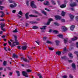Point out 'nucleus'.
<instances>
[{"label": "nucleus", "instance_id": "nucleus-1", "mask_svg": "<svg viewBox=\"0 0 78 78\" xmlns=\"http://www.w3.org/2000/svg\"><path fill=\"white\" fill-rule=\"evenodd\" d=\"M13 36L15 38V41L14 42H13L12 43V45L11 46V48H13L14 46H16V45H19V43L17 42V36L14 35Z\"/></svg>", "mask_w": 78, "mask_h": 78}, {"label": "nucleus", "instance_id": "nucleus-2", "mask_svg": "<svg viewBox=\"0 0 78 78\" xmlns=\"http://www.w3.org/2000/svg\"><path fill=\"white\" fill-rule=\"evenodd\" d=\"M34 1H32L30 2V6L32 7V8H35V9H36L37 8V6L34 4Z\"/></svg>", "mask_w": 78, "mask_h": 78}, {"label": "nucleus", "instance_id": "nucleus-3", "mask_svg": "<svg viewBox=\"0 0 78 78\" xmlns=\"http://www.w3.org/2000/svg\"><path fill=\"white\" fill-rule=\"evenodd\" d=\"M77 5V4L75 2H73V3L71 2V3L70 4V6L71 7H74V6H76Z\"/></svg>", "mask_w": 78, "mask_h": 78}, {"label": "nucleus", "instance_id": "nucleus-4", "mask_svg": "<svg viewBox=\"0 0 78 78\" xmlns=\"http://www.w3.org/2000/svg\"><path fill=\"white\" fill-rule=\"evenodd\" d=\"M21 60H23L24 62H27L28 63H29L30 62V61L28 60V59L25 58H23V57H22L21 58Z\"/></svg>", "mask_w": 78, "mask_h": 78}, {"label": "nucleus", "instance_id": "nucleus-5", "mask_svg": "<svg viewBox=\"0 0 78 78\" xmlns=\"http://www.w3.org/2000/svg\"><path fill=\"white\" fill-rule=\"evenodd\" d=\"M22 73L23 75L25 76V77H28V73H27V72L23 71H22Z\"/></svg>", "mask_w": 78, "mask_h": 78}, {"label": "nucleus", "instance_id": "nucleus-6", "mask_svg": "<svg viewBox=\"0 0 78 78\" xmlns=\"http://www.w3.org/2000/svg\"><path fill=\"white\" fill-rule=\"evenodd\" d=\"M55 20H58V19L60 20L61 19V16H58V15H56L55 16Z\"/></svg>", "mask_w": 78, "mask_h": 78}, {"label": "nucleus", "instance_id": "nucleus-7", "mask_svg": "<svg viewBox=\"0 0 78 78\" xmlns=\"http://www.w3.org/2000/svg\"><path fill=\"white\" fill-rule=\"evenodd\" d=\"M14 5H13L12 4H11L10 5V7L11 8H15V7H16L17 5V4L15 3H14Z\"/></svg>", "mask_w": 78, "mask_h": 78}, {"label": "nucleus", "instance_id": "nucleus-8", "mask_svg": "<svg viewBox=\"0 0 78 78\" xmlns=\"http://www.w3.org/2000/svg\"><path fill=\"white\" fill-rule=\"evenodd\" d=\"M27 45L22 46L21 47V49L22 50H27Z\"/></svg>", "mask_w": 78, "mask_h": 78}, {"label": "nucleus", "instance_id": "nucleus-9", "mask_svg": "<svg viewBox=\"0 0 78 78\" xmlns=\"http://www.w3.org/2000/svg\"><path fill=\"white\" fill-rule=\"evenodd\" d=\"M62 30H63V31H64V32H65V31H66L67 30V28L64 26H63L62 27Z\"/></svg>", "mask_w": 78, "mask_h": 78}, {"label": "nucleus", "instance_id": "nucleus-10", "mask_svg": "<svg viewBox=\"0 0 78 78\" xmlns=\"http://www.w3.org/2000/svg\"><path fill=\"white\" fill-rule=\"evenodd\" d=\"M29 12H27L25 14V16L26 19H29Z\"/></svg>", "mask_w": 78, "mask_h": 78}, {"label": "nucleus", "instance_id": "nucleus-11", "mask_svg": "<svg viewBox=\"0 0 78 78\" xmlns=\"http://www.w3.org/2000/svg\"><path fill=\"white\" fill-rule=\"evenodd\" d=\"M60 7L61 8H65L66 7V5L62 4L60 6Z\"/></svg>", "mask_w": 78, "mask_h": 78}, {"label": "nucleus", "instance_id": "nucleus-12", "mask_svg": "<svg viewBox=\"0 0 78 78\" xmlns=\"http://www.w3.org/2000/svg\"><path fill=\"white\" fill-rule=\"evenodd\" d=\"M74 28H75V26L74 25H72L70 27V30L71 31H73Z\"/></svg>", "mask_w": 78, "mask_h": 78}, {"label": "nucleus", "instance_id": "nucleus-13", "mask_svg": "<svg viewBox=\"0 0 78 78\" xmlns=\"http://www.w3.org/2000/svg\"><path fill=\"white\" fill-rule=\"evenodd\" d=\"M61 53H62V52L61 51H58L56 52V55H58V56L61 55Z\"/></svg>", "mask_w": 78, "mask_h": 78}, {"label": "nucleus", "instance_id": "nucleus-14", "mask_svg": "<svg viewBox=\"0 0 78 78\" xmlns=\"http://www.w3.org/2000/svg\"><path fill=\"white\" fill-rule=\"evenodd\" d=\"M72 67L74 69H76V66L75 65V63H73L72 64Z\"/></svg>", "mask_w": 78, "mask_h": 78}, {"label": "nucleus", "instance_id": "nucleus-15", "mask_svg": "<svg viewBox=\"0 0 78 78\" xmlns=\"http://www.w3.org/2000/svg\"><path fill=\"white\" fill-rule=\"evenodd\" d=\"M57 36L60 38H61V39H63V35L62 34H58V35H57Z\"/></svg>", "mask_w": 78, "mask_h": 78}, {"label": "nucleus", "instance_id": "nucleus-16", "mask_svg": "<svg viewBox=\"0 0 78 78\" xmlns=\"http://www.w3.org/2000/svg\"><path fill=\"white\" fill-rule=\"evenodd\" d=\"M68 55L69 57V58H70V59H72L73 58V57L72 56V54L70 53H69L68 54Z\"/></svg>", "mask_w": 78, "mask_h": 78}, {"label": "nucleus", "instance_id": "nucleus-17", "mask_svg": "<svg viewBox=\"0 0 78 78\" xmlns=\"http://www.w3.org/2000/svg\"><path fill=\"white\" fill-rule=\"evenodd\" d=\"M12 56L13 58H18V56L16 55V54H13Z\"/></svg>", "mask_w": 78, "mask_h": 78}, {"label": "nucleus", "instance_id": "nucleus-18", "mask_svg": "<svg viewBox=\"0 0 78 78\" xmlns=\"http://www.w3.org/2000/svg\"><path fill=\"white\" fill-rule=\"evenodd\" d=\"M78 39V37H77L74 36V38L72 39V41H76Z\"/></svg>", "mask_w": 78, "mask_h": 78}, {"label": "nucleus", "instance_id": "nucleus-19", "mask_svg": "<svg viewBox=\"0 0 78 78\" xmlns=\"http://www.w3.org/2000/svg\"><path fill=\"white\" fill-rule=\"evenodd\" d=\"M29 23H31V24H37L38 23L37 22L30 21Z\"/></svg>", "mask_w": 78, "mask_h": 78}, {"label": "nucleus", "instance_id": "nucleus-20", "mask_svg": "<svg viewBox=\"0 0 78 78\" xmlns=\"http://www.w3.org/2000/svg\"><path fill=\"white\" fill-rule=\"evenodd\" d=\"M69 16L71 19L73 20V18H74V16L72 15L71 14H69Z\"/></svg>", "mask_w": 78, "mask_h": 78}, {"label": "nucleus", "instance_id": "nucleus-21", "mask_svg": "<svg viewBox=\"0 0 78 78\" xmlns=\"http://www.w3.org/2000/svg\"><path fill=\"white\" fill-rule=\"evenodd\" d=\"M65 14H66V12H64L63 11H62L61 13V15L63 17L65 16Z\"/></svg>", "mask_w": 78, "mask_h": 78}, {"label": "nucleus", "instance_id": "nucleus-22", "mask_svg": "<svg viewBox=\"0 0 78 78\" xmlns=\"http://www.w3.org/2000/svg\"><path fill=\"white\" fill-rule=\"evenodd\" d=\"M7 65V62L6 61H4L3 62V65L4 66H6Z\"/></svg>", "mask_w": 78, "mask_h": 78}, {"label": "nucleus", "instance_id": "nucleus-23", "mask_svg": "<svg viewBox=\"0 0 78 78\" xmlns=\"http://www.w3.org/2000/svg\"><path fill=\"white\" fill-rule=\"evenodd\" d=\"M1 29L3 28V27H5V25L4 23H2L1 24Z\"/></svg>", "mask_w": 78, "mask_h": 78}, {"label": "nucleus", "instance_id": "nucleus-24", "mask_svg": "<svg viewBox=\"0 0 78 78\" xmlns=\"http://www.w3.org/2000/svg\"><path fill=\"white\" fill-rule=\"evenodd\" d=\"M51 2L52 3V5H56V3L53 0H51Z\"/></svg>", "mask_w": 78, "mask_h": 78}, {"label": "nucleus", "instance_id": "nucleus-25", "mask_svg": "<svg viewBox=\"0 0 78 78\" xmlns=\"http://www.w3.org/2000/svg\"><path fill=\"white\" fill-rule=\"evenodd\" d=\"M37 75L39 78H42V74L41 73L38 74Z\"/></svg>", "mask_w": 78, "mask_h": 78}, {"label": "nucleus", "instance_id": "nucleus-26", "mask_svg": "<svg viewBox=\"0 0 78 78\" xmlns=\"http://www.w3.org/2000/svg\"><path fill=\"white\" fill-rule=\"evenodd\" d=\"M32 28L34 30H35V29H37V28H38V27L36 26H34L32 27Z\"/></svg>", "mask_w": 78, "mask_h": 78}, {"label": "nucleus", "instance_id": "nucleus-27", "mask_svg": "<svg viewBox=\"0 0 78 78\" xmlns=\"http://www.w3.org/2000/svg\"><path fill=\"white\" fill-rule=\"evenodd\" d=\"M47 27L46 26H43V27L40 28L41 30H45V28Z\"/></svg>", "mask_w": 78, "mask_h": 78}, {"label": "nucleus", "instance_id": "nucleus-28", "mask_svg": "<svg viewBox=\"0 0 78 78\" xmlns=\"http://www.w3.org/2000/svg\"><path fill=\"white\" fill-rule=\"evenodd\" d=\"M16 72L18 76H20V72H19V71H16Z\"/></svg>", "mask_w": 78, "mask_h": 78}, {"label": "nucleus", "instance_id": "nucleus-29", "mask_svg": "<svg viewBox=\"0 0 78 78\" xmlns=\"http://www.w3.org/2000/svg\"><path fill=\"white\" fill-rule=\"evenodd\" d=\"M55 43L56 44V45H58L59 43V41L58 40H56L55 41Z\"/></svg>", "mask_w": 78, "mask_h": 78}, {"label": "nucleus", "instance_id": "nucleus-30", "mask_svg": "<svg viewBox=\"0 0 78 78\" xmlns=\"http://www.w3.org/2000/svg\"><path fill=\"white\" fill-rule=\"evenodd\" d=\"M46 3H44V4L45 5H46L47 6H48L49 4V2H48V1H46Z\"/></svg>", "mask_w": 78, "mask_h": 78}, {"label": "nucleus", "instance_id": "nucleus-31", "mask_svg": "<svg viewBox=\"0 0 78 78\" xmlns=\"http://www.w3.org/2000/svg\"><path fill=\"white\" fill-rule=\"evenodd\" d=\"M18 14H20V16H23V12H22V11H20L18 13Z\"/></svg>", "mask_w": 78, "mask_h": 78}, {"label": "nucleus", "instance_id": "nucleus-32", "mask_svg": "<svg viewBox=\"0 0 78 78\" xmlns=\"http://www.w3.org/2000/svg\"><path fill=\"white\" fill-rule=\"evenodd\" d=\"M47 44H53V43L51 41H49L47 40L46 42Z\"/></svg>", "mask_w": 78, "mask_h": 78}, {"label": "nucleus", "instance_id": "nucleus-33", "mask_svg": "<svg viewBox=\"0 0 78 78\" xmlns=\"http://www.w3.org/2000/svg\"><path fill=\"white\" fill-rule=\"evenodd\" d=\"M54 25H56V26H59V23L57 22H54Z\"/></svg>", "mask_w": 78, "mask_h": 78}, {"label": "nucleus", "instance_id": "nucleus-34", "mask_svg": "<svg viewBox=\"0 0 78 78\" xmlns=\"http://www.w3.org/2000/svg\"><path fill=\"white\" fill-rule=\"evenodd\" d=\"M26 70H27V72H28V73H29L30 72H32V70L30 69H27Z\"/></svg>", "mask_w": 78, "mask_h": 78}, {"label": "nucleus", "instance_id": "nucleus-35", "mask_svg": "<svg viewBox=\"0 0 78 78\" xmlns=\"http://www.w3.org/2000/svg\"><path fill=\"white\" fill-rule=\"evenodd\" d=\"M47 39V37H43V40L44 41H45Z\"/></svg>", "mask_w": 78, "mask_h": 78}, {"label": "nucleus", "instance_id": "nucleus-36", "mask_svg": "<svg viewBox=\"0 0 78 78\" xmlns=\"http://www.w3.org/2000/svg\"><path fill=\"white\" fill-rule=\"evenodd\" d=\"M26 5L27 6H28L29 5H30V4H29V1H26Z\"/></svg>", "mask_w": 78, "mask_h": 78}, {"label": "nucleus", "instance_id": "nucleus-37", "mask_svg": "<svg viewBox=\"0 0 78 78\" xmlns=\"http://www.w3.org/2000/svg\"><path fill=\"white\" fill-rule=\"evenodd\" d=\"M42 12L43 14H44V15H45V16H47V13L46 12L44 11H42Z\"/></svg>", "mask_w": 78, "mask_h": 78}, {"label": "nucleus", "instance_id": "nucleus-38", "mask_svg": "<svg viewBox=\"0 0 78 78\" xmlns=\"http://www.w3.org/2000/svg\"><path fill=\"white\" fill-rule=\"evenodd\" d=\"M29 16L30 17H36V16H34V15H33L32 14L31 15H29Z\"/></svg>", "mask_w": 78, "mask_h": 78}, {"label": "nucleus", "instance_id": "nucleus-39", "mask_svg": "<svg viewBox=\"0 0 78 78\" xmlns=\"http://www.w3.org/2000/svg\"><path fill=\"white\" fill-rule=\"evenodd\" d=\"M3 8H5V7L3 6H0V9L2 10V11H3Z\"/></svg>", "mask_w": 78, "mask_h": 78}, {"label": "nucleus", "instance_id": "nucleus-40", "mask_svg": "<svg viewBox=\"0 0 78 78\" xmlns=\"http://www.w3.org/2000/svg\"><path fill=\"white\" fill-rule=\"evenodd\" d=\"M53 33H55V34H58V31L54 30L53 31Z\"/></svg>", "mask_w": 78, "mask_h": 78}, {"label": "nucleus", "instance_id": "nucleus-41", "mask_svg": "<svg viewBox=\"0 0 78 78\" xmlns=\"http://www.w3.org/2000/svg\"><path fill=\"white\" fill-rule=\"evenodd\" d=\"M48 48L49 50H54V48H53L48 47Z\"/></svg>", "mask_w": 78, "mask_h": 78}, {"label": "nucleus", "instance_id": "nucleus-42", "mask_svg": "<svg viewBox=\"0 0 78 78\" xmlns=\"http://www.w3.org/2000/svg\"><path fill=\"white\" fill-rule=\"evenodd\" d=\"M66 58V56H65L63 57H61L62 59H65Z\"/></svg>", "mask_w": 78, "mask_h": 78}, {"label": "nucleus", "instance_id": "nucleus-43", "mask_svg": "<svg viewBox=\"0 0 78 78\" xmlns=\"http://www.w3.org/2000/svg\"><path fill=\"white\" fill-rule=\"evenodd\" d=\"M13 32H14V33H17V32H18V31H17V29H16L13 31Z\"/></svg>", "mask_w": 78, "mask_h": 78}, {"label": "nucleus", "instance_id": "nucleus-44", "mask_svg": "<svg viewBox=\"0 0 78 78\" xmlns=\"http://www.w3.org/2000/svg\"><path fill=\"white\" fill-rule=\"evenodd\" d=\"M65 44H66L67 42V40L66 39H64V40Z\"/></svg>", "mask_w": 78, "mask_h": 78}, {"label": "nucleus", "instance_id": "nucleus-45", "mask_svg": "<svg viewBox=\"0 0 78 78\" xmlns=\"http://www.w3.org/2000/svg\"><path fill=\"white\" fill-rule=\"evenodd\" d=\"M12 12L13 14H15V13H16V10H13L12 11Z\"/></svg>", "mask_w": 78, "mask_h": 78}, {"label": "nucleus", "instance_id": "nucleus-46", "mask_svg": "<svg viewBox=\"0 0 78 78\" xmlns=\"http://www.w3.org/2000/svg\"><path fill=\"white\" fill-rule=\"evenodd\" d=\"M17 48L19 49V50H21V48H20V46H18L17 47Z\"/></svg>", "mask_w": 78, "mask_h": 78}, {"label": "nucleus", "instance_id": "nucleus-47", "mask_svg": "<svg viewBox=\"0 0 78 78\" xmlns=\"http://www.w3.org/2000/svg\"><path fill=\"white\" fill-rule=\"evenodd\" d=\"M1 30H2L3 31H6V29L4 28H1Z\"/></svg>", "mask_w": 78, "mask_h": 78}, {"label": "nucleus", "instance_id": "nucleus-48", "mask_svg": "<svg viewBox=\"0 0 78 78\" xmlns=\"http://www.w3.org/2000/svg\"><path fill=\"white\" fill-rule=\"evenodd\" d=\"M17 17H18L19 18V19H21V18H22V16H20L19 14H17Z\"/></svg>", "mask_w": 78, "mask_h": 78}, {"label": "nucleus", "instance_id": "nucleus-49", "mask_svg": "<svg viewBox=\"0 0 78 78\" xmlns=\"http://www.w3.org/2000/svg\"><path fill=\"white\" fill-rule=\"evenodd\" d=\"M63 51H67V49L66 48V47H65L63 49Z\"/></svg>", "mask_w": 78, "mask_h": 78}, {"label": "nucleus", "instance_id": "nucleus-50", "mask_svg": "<svg viewBox=\"0 0 78 78\" xmlns=\"http://www.w3.org/2000/svg\"><path fill=\"white\" fill-rule=\"evenodd\" d=\"M68 3V2L67 1L65 0L64 1V3L65 5H66V4H67Z\"/></svg>", "mask_w": 78, "mask_h": 78}, {"label": "nucleus", "instance_id": "nucleus-51", "mask_svg": "<svg viewBox=\"0 0 78 78\" xmlns=\"http://www.w3.org/2000/svg\"><path fill=\"white\" fill-rule=\"evenodd\" d=\"M12 69V68H10V67H7V69H8V70H11Z\"/></svg>", "mask_w": 78, "mask_h": 78}, {"label": "nucleus", "instance_id": "nucleus-52", "mask_svg": "<svg viewBox=\"0 0 78 78\" xmlns=\"http://www.w3.org/2000/svg\"><path fill=\"white\" fill-rule=\"evenodd\" d=\"M66 20H65L64 19H62L61 20V22H65Z\"/></svg>", "mask_w": 78, "mask_h": 78}, {"label": "nucleus", "instance_id": "nucleus-53", "mask_svg": "<svg viewBox=\"0 0 78 78\" xmlns=\"http://www.w3.org/2000/svg\"><path fill=\"white\" fill-rule=\"evenodd\" d=\"M34 13H35V14H39V12H37L36 10H34Z\"/></svg>", "mask_w": 78, "mask_h": 78}, {"label": "nucleus", "instance_id": "nucleus-54", "mask_svg": "<svg viewBox=\"0 0 78 78\" xmlns=\"http://www.w3.org/2000/svg\"><path fill=\"white\" fill-rule=\"evenodd\" d=\"M45 10H46V11H50V10L48 9L47 8H45Z\"/></svg>", "mask_w": 78, "mask_h": 78}, {"label": "nucleus", "instance_id": "nucleus-55", "mask_svg": "<svg viewBox=\"0 0 78 78\" xmlns=\"http://www.w3.org/2000/svg\"><path fill=\"white\" fill-rule=\"evenodd\" d=\"M52 20H53V19H52L51 18H50L49 19L48 21L50 22V21H52Z\"/></svg>", "mask_w": 78, "mask_h": 78}, {"label": "nucleus", "instance_id": "nucleus-56", "mask_svg": "<svg viewBox=\"0 0 78 78\" xmlns=\"http://www.w3.org/2000/svg\"><path fill=\"white\" fill-rule=\"evenodd\" d=\"M76 20L78 22V16L76 17Z\"/></svg>", "mask_w": 78, "mask_h": 78}, {"label": "nucleus", "instance_id": "nucleus-57", "mask_svg": "<svg viewBox=\"0 0 78 78\" xmlns=\"http://www.w3.org/2000/svg\"><path fill=\"white\" fill-rule=\"evenodd\" d=\"M67 76H66V75H64V76H62L63 78H67Z\"/></svg>", "mask_w": 78, "mask_h": 78}, {"label": "nucleus", "instance_id": "nucleus-58", "mask_svg": "<svg viewBox=\"0 0 78 78\" xmlns=\"http://www.w3.org/2000/svg\"><path fill=\"white\" fill-rule=\"evenodd\" d=\"M9 75L10 76H12V73L10 72L9 74Z\"/></svg>", "mask_w": 78, "mask_h": 78}, {"label": "nucleus", "instance_id": "nucleus-59", "mask_svg": "<svg viewBox=\"0 0 78 78\" xmlns=\"http://www.w3.org/2000/svg\"><path fill=\"white\" fill-rule=\"evenodd\" d=\"M8 1L9 2V3H12V1L11 0H9Z\"/></svg>", "mask_w": 78, "mask_h": 78}, {"label": "nucleus", "instance_id": "nucleus-60", "mask_svg": "<svg viewBox=\"0 0 78 78\" xmlns=\"http://www.w3.org/2000/svg\"><path fill=\"white\" fill-rule=\"evenodd\" d=\"M68 62H73V61H72V60H70L68 61Z\"/></svg>", "mask_w": 78, "mask_h": 78}, {"label": "nucleus", "instance_id": "nucleus-61", "mask_svg": "<svg viewBox=\"0 0 78 78\" xmlns=\"http://www.w3.org/2000/svg\"><path fill=\"white\" fill-rule=\"evenodd\" d=\"M52 31V29H50L48 31L49 33H51Z\"/></svg>", "mask_w": 78, "mask_h": 78}, {"label": "nucleus", "instance_id": "nucleus-62", "mask_svg": "<svg viewBox=\"0 0 78 78\" xmlns=\"http://www.w3.org/2000/svg\"><path fill=\"white\" fill-rule=\"evenodd\" d=\"M69 77L70 78H73V77L72 76L71 74L69 75Z\"/></svg>", "mask_w": 78, "mask_h": 78}, {"label": "nucleus", "instance_id": "nucleus-63", "mask_svg": "<svg viewBox=\"0 0 78 78\" xmlns=\"http://www.w3.org/2000/svg\"><path fill=\"white\" fill-rule=\"evenodd\" d=\"M74 53H75V54H76V55L78 54V51H75L74 52Z\"/></svg>", "mask_w": 78, "mask_h": 78}, {"label": "nucleus", "instance_id": "nucleus-64", "mask_svg": "<svg viewBox=\"0 0 78 78\" xmlns=\"http://www.w3.org/2000/svg\"><path fill=\"white\" fill-rule=\"evenodd\" d=\"M76 44V47H77V48H78V42H77Z\"/></svg>", "mask_w": 78, "mask_h": 78}]
</instances>
